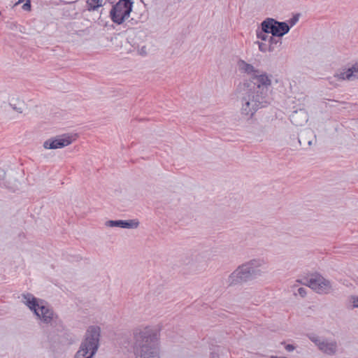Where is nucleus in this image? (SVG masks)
Wrapping results in <instances>:
<instances>
[{
	"label": "nucleus",
	"mask_w": 358,
	"mask_h": 358,
	"mask_svg": "<svg viewBox=\"0 0 358 358\" xmlns=\"http://www.w3.org/2000/svg\"><path fill=\"white\" fill-rule=\"evenodd\" d=\"M283 358H287V357H283Z\"/></svg>",
	"instance_id": "obj_35"
},
{
	"label": "nucleus",
	"mask_w": 358,
	"mask_h": 358,
	"mask_svg": "<svg viewBox=\"0 0 358 358\" xmlns=\"http://www.w3.org/2000/svg\"><path fill=\"white\" fill-rule=\"evenodd\" d=\"M103 0H87L86 6L88 11H95L102 6H103Z\"/></svg>",
	"instance_id": "obj_17"
},
{
	"label": "nucleus",
	"mask_w": 358,
	"mask_h": 358,
	"mask_svg": "<svg viewBox=\"0 0 358 358\" xmlns=\"http://www.w3.org/2000/svg\"><path fill=\"white\" fill-rule=\"evenodd\" d=\"M261 28L265 32H271L273 36L282 38L290 30L287 22H280L274 18L267 17L261 23Z\"/></svg>",
	"instance_id": "obj_7"
},
{
	"label": "nucleus",
	"mask_w": 358,
	"mask_h": 358,
	"mask_svg": "<svg viewBox=\"0 0 358 358\" xmlns=\"http://www.w3.org/2000/svg\"><path fill=\"white\" fill-rule=\"evenodd\" d=\"M217 357H218V355L217 354H215L214 352H212L210 354V358H217Z\"/></svg>",
	"instance_id": "obj_30"
},
{
	"label": "nucleus",
	"mask_w": 358,
	"mask_h": 358,
	"mask_svg": "<svg viewBox=\"0 0 358 358\" xmlns=\"http://www.w3.org/2000/svg\"><path fill=\"white\" fill-rule=\"evenodd\" d=\"M293 139H296L297 142L301 145H305L307 144L309 147L312 145L313 140L316 141V136L312 130L308 129L303 131L301 134L300 137L293 135Z\"/></svg>",
	"instance_id": "obj_12"
},
{
	"label": "nucleus",
	"mask_w": 358,
	"mask_h": 358,
	"mask_svg": "<svg viewBox=\"0 0 358 358\" xmlns=\"http://www.w3.org/2000/svg\"><path fill=\"white\" fill-rule=\"evenodd\" d=\"M31 1L30 0H27L23 5H22V9L24 10H31Z\"/></svg>",
	"instance_id": "obj_25"
},
{
	"label": "nucleus",
	"mask_w": 358,
	"mask_h": 358,
	"mask_svg": "<svg viewBox=\"0 0 358 358\" xmlns=\"http://www.w3.org/2000/svg\"><path fill=\"white\" fill-rule=\"evenodd\" d=\"M106 225L110 227H120L122 229H136L139 226V222L137 219L127 220H108L106 222Z\"/></svg>",
	"instance_id": "obj_10"
},
{
	"label": "nucleus",
	"mask_w": 358,
	"mask_h": 358,
	"mask_svg": "<svg viewBox=\"0 0 358 358\" xmlns=\"http://www.w3.org/2000/svg\"><path fill=\"white\" fill-rule=\"evenodd\" d=\"M10 105L13 108V110H15L19 113H22V110L20 108H17L15 105H13L12 103H10Z\"/></svg>",
	"instance_id": "obj_28"
},
{
	"label": "nucleus",
	"mask_w": 358,
	"mask_h": 358,
	"mask_svg": "<svg viewBox=\"0 0 358 358\" xmlns=\"http://www.w3.org/2000/svg\"><path fill=\"white\" fill-rule=\"evenodd\" d=\"M6 27L8 28L10 30H15L17 29L18 25L16 22H8L6 24Z\"/></svg>",
	"instance_id": "obj_22"
},
{
	"label": "nucleus",
	"mask_w": 358,
	"mask_h": 358,
	"mask_svg": "<svg viewBox=\"0 0 358 358\" xmlns=\"http://www.w3.org/2000/svg\"><path fill=\"white\" fill-rule=\"evenodd\" d=\"M133 4V0H119L113 5L109 12L112 22L118 25L122 24L129 17Z\"/></svg>",
	"instance_id": "obj_6"
},
{
	"label": "nucleus",
	"mask_w": 358,
	"mask_h": 358,
	"mask_svg": "<svg viewBox=\"0 0 358 358\" xmlns=\"http://www.w3.org/2000/svg\"><path fill=\"white\" fill-rule=\"evenodd\" d=\"M307 120V115L301 110L300 112L295 111L291 116L292 122L296 126L303 125Z\"/></svg>",
	"instance_id": "obj_15"
},
{
	"label": "nucleus",
	"mask_w": 358,
	"mask_h": 358,
	"mask_svg": "<svg viewBox=\"0 0 358 358\" xmlns=\"http://www.w3.org/2000/svg\"><path fill=\"white\" fill-rule=\"evenodd\" d=\"M238 66L241 71L248 74L251 77L256 73H259V70L255 69L252 64L247 63L243 59H239L238 62Z\"/></svg>",
	"instance_id": "obj_14"
},
{
	"label": "nucleus",
	"mask_w": 358,
	"mask_h": 358,
	"mask_svg": "<svg viewBox=\"0 0 358 358\" xmlns=\"http://www.w3.org/2000/svg\"><path fill=\"white\" fill-rule=\"evenodd\" d=\"M24 1V0H19L16 3L15 5L18 4V3H22Z\"/></svg>",
	"instance_id": "obj_32"
},
{
	"label": "nucleus",
	"mask_w": 358,
	"mask_h": 358,
	"mask_svg": "<svg viewBox=\"0 0 358 358\" xmlns=\"http://www.w3.org/2000/svg\"><path fill=\"white\" fill-rule=\"evenodd\" d=\"M256 43L259 45V51L262 52H266L268 51V45L266 43H264L262 42L257 41Z\"/></svg>",
	"instance_id": "obj_21"
},
{
	"label": "nucleus",
	"mask_w": 358,
	"mask_h": 358,
	"mask_svg": "<svg viewBox=\"0 0 358 358\" xmlns=\"http://www.w3.org/2000/svg\"><path fill=\"white\" fill-rule=\"evenodd\" d=\"M268 34H271V32H265L261 28L260 31H259V30L257 31V37L258 38L261 39L262 41H268V38L270 36L268 35Z\"/></svg>",
	"instance_id": "obj_18"
},
{
	"label": "nucleus",
	"mask_w": 358,
	"mask_h": 358,
	"mask_svg": "<svg viewBox=\"0 0 358 358\" xmlns=\"http://www.w3.org/2000/svg\"><path fill=\"white\" fill-rule=\"evenodd\" d=\"M300 17V13H296L293 15V16L287 22L290 26V28L296 24V23L299 21Z\"/></svg>",
	"instance_id": "obj_20"
},
{
	"label": "nucleus",
	"mask_w": 358,
	"mask_h": 358,
	"mask_svg": "<svg viewBox=\"0 0 358 358\" xmlns=\"http://www.w3.org/2000/svg\"><path fill=\"white\" fill-rule=\"evenodd\" d=\"M308 338L313 343H314L317 346L318 348L320 347V343H322V342L323 341H321L320 337L315 334H310L308 335Z\"/></svg>",
	"instance_id": "obj_19"
},
{
	"label": "nucleus",
	"mask_w": 358,
	"mask_h": 358,
	"mask_svg": "<svg viewBox=\"0 0 358 358\" xmlns=\"http://www.w3.org/2000/svg\"><path fill=\"white\" fill-rule=\"evenodd\" d=\"M334 77L337 80H353L358 78V61L353 64L351 67L348 68L346 71L336 73Z\"/></svg>",
	"instance_id": "obj_11"
},
{
	"label": "nucleus",
	"mask_w": 358,
	"mask_h": 358,
	"mask_svg": "<svg viewBox=\"0 0 358 358\" xmlns=\"http://www.w3.org/2000/svg\"><path fill=\"white\" fill-rule=\"evenodd\" d=\"M101 329L98 326H90L79 350L73 358H93L99 347Z\"/></svg>",
	"instance_id": "obj_5"
},
{
	"label": "nucleus",
	"mask_w": 358,
	"mask_h": 358,
	"mask_svg": "<svg viewBox=\"0 0 358 358\" xmlns=\"http://www.w3.org/2000/svg\"><path fill=\"white\" fill-rule=\"evenodd\" d=\"M144 48H145V47H143V48H142V49H141V51H142V52H144Z\"/></svg>",
	"instance_id": "obj_34"
},
{
	"label": "nucleus",
	"mask_w": 358,
	"mask_h": 358,
	"mask_svg": "<svg viewBox=\"0 0 358 358\" xmlns=\"http://www.w3.org/2000/svg\"><path fill=\"white\" fill-rule=\"evenodd\" d=\"M297 293L298 294H299L301 297H304L306 296V294H307V290L306 288L304 287H299L298 289H297Z\"/></svg>",
	"instance_id": "obj_23"
},
{
	"label": "nucleus",
	"mask_w": 358,
	"mask_h": 358,
	"mask_svg": "<svg viewBox=\"0 0 358 358\" xmlns=\"http://www.w3.org/2000/svg\"><path fill=\"white\" fill-rule=\"evenodd\" d=\"M76 138L69 134H64L56 136L46 140L43 143V147L48 150L63 148L73 143Z\"/></svg>",
	"instance_id": "obj_9"
},
{
	"label": "nucleus",
	"mask_w": 358,
	"mask_h": 358,
	"mask_svg": "<svg viewBox=\"0 0 358 358\" xmlns=\"http://www.w3.org/2000/svg\"><path fill=\"white\" fill-rule=\"evenodd\" d=\"M134 352L136 358H159L157 334L151 329L136 331L134 334Z\"/></svg>",
	"instance_id": "obj_2"
},
{
	"label": "nucleus",
	"mask_w": 358,
	"mask_h": 358,
	"mask_svg": "<svg viewBox=\"0 0 358 358\" xmlns=\"http://www.w3.org/2000/svg\"><path fill=\"white\" fill-rule=\"evenodd\" d=\"M351 299H352V302L353 303V306L355 308H358V296H352Z\"/></svg>",
	"instance_id": "obj_26"
},
{
	"label": "nucleus",
	"mask_w": 358,
	"mask_h": 358,
	"mask_svg": "<svg viewBox=\"0 0 358 358\" xmlns=\"http://www.w3.org/2000/svg\"><path fill=\"white\" fill-rule=\"evenodd\" d=\"M271 86L269 76L259 70L254 76L240 83L236 89L237 98L241 102V112L248 119L262 108L271 103L268 88Z\"/></svg>",
	"instance_id": "obj_1"
},
{
	"label": "nucleus",
	"mask_w": 358,
	"mask_h": 358,
	"mask_svg": "<svg viewBox=\"0 0 358 358\" xmlns=\"http://www.w3.org/2000/svg\"><path fill=\"white\" fill-rule=\"evenodd\" d=\"M268 51L271 52H274L277 48L280 47L282 44L281 38L277 36H270L268 38Z\"/></svg>",
	"instance_id": "obj_16"
},
{
	"label": "nucleus",
	"mask_w": 358,
	"mask_h": 358,
	"mask_svg": "<svg viewBox=\"0 0 358 358\" xmlns=\"http://www.w3.org/2000/svg\"><path fill=\"white\" fill-rule=\"evenodd\" d=\"M270 358H280V357H276V356H271Z\"/></svg>",
	"instance_id": "obj_33"
},
{
	"label": "nucleus",
	"mask_w": 358,
	"mask_h": 358,
	"mask_svg": "<svg viewBox=\"0 0 358 358\" xmlns=\"http://www.w3.org/2000/svg\"><path fill=\"white\" fill-rule=\"evenodd\" d=\"M306 280L307 286L317 294H328L332 291L331 282L317 272L311 273L310 278Z\"/></svg>",
	"instance_id": "obj_8"
},
{
	"label": "nucleus",
	"mask_w": 358,
	"mask_h": 358,
	"mask_svg": "<svg viewBox=\"0 0 358 358\" xmlns=\"http://www.w3.org/2000/svg\"><path fill=\"white\" fill-rule=\"evenodd\" d=\"M19 236H20V237L25 238V234H24L23 232H22V233H20V234H19Z\"/></svg>",
	"instance_id": "obj_31"
},
{
	"label": "nucleus",
	"mask_w": 358,
	"mask_h": 358,
	"mask_svg": "<svg viewBox=\"0 0 358 358\" xmlns=\"http://www.w3.org/2000/svg\"><path fill=\"white\" fill-rule=\"evenodd\" d=\"M319 350L328 355H334L337 352V343L336 341L329 343L323 341L320 343Z\"/></svg>",
	"instance_id": "obj_13"
},
{
	"label": "nucleus",
	"mask_w": 358,
	"mask_h": 358,
	"mask_svg": "<svg viewBox=\"0 0 358 358\" xmlns=\"http://www.w3.org/2000/svg\"><path fill=\"white\" fill-rule=\"evenodd\" d=\"M22 296L24 304L42 323L53 325L58 320V315L45 300L38 299L31 293L23 294Z\"/></svg>",
	"instance_id": "obj_4"
},
{
	"label": "nucleus",
	"mask_w": 358,
	"mask_h": 358,
	"mask_svg": "<svg viewBox=\"0 0 358 358\" xmlns=\"http://www.w3.org/2000/svg\"><path fill=\"white\" fill-rule=\"evenodd\" d=\"M306 279H308V278H305L303 280H298L297 282L302 284V285H305L307 286V280Z\"/></svg>",
	"instance_id": "obj_29"
},
{
	"label": "nucleus",
	"mask_w": 358,
	"mask_h": 358,
	"mask_svg": "<svg viewBox=\"0 0 358 358\" xmlns=\"http://www.w3.org/2000/svg\"><path fill=\"white\" fill-rule=\"evenodd\" d=\"M329 102H326L325 104H326V106H329V107H334V106H336V104L338 103H340L341 102L338 101H336V100H331V99H329L328 100Z\"/></svg>",
	"instance_id": "obj_24"
},
{
	"label": "nucleus",
	"mask_w": 358,
	"mask_h": 358,
	"mask_svg": "<svg viewBox=\"0 0 358 358\" xmlns=\"http://www.w3.org/2000/svg\"><path fill=\"white\" fill-rule=\"evenodd\" d=\"M263 259H253L238 266L229 276V286L241 285L260 276V269L264 264Z\"/></svg>",
	"instance_id": "obj_3"
},
{
	"label": "nucleus",
	"mask_w": 358,
	"mask_h": 358,
	"mask_svg": "<svg viewBox=\"0 0 358 358\" xmlns=\"http://www.w3.org/2000/svg\"><path fill=\"white\" fill-rule=\"evenodd\" d=\"M285 348L287 351L288 352H292L293 351L294 349H295V346L292 344H287L285 346Z\"/></svg>",
	"instance_id": "obj_27"
}]
</instances>
